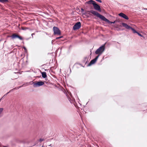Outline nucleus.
<instances>
[{
	"label": "nucleus",
	"instance_id": "1",
	"mask_svg": "<svg viewBox=\"0 0 147 147\" xmlns=\"http://www.w3.org/2000/svg\"><path fill=\"white\" fill-rule=\"evenodd\" d=\"M88 12L91 13L93 15L96 16L97 17L99 18L102 20L106 22L109 23L111 24H114L115 22V21H114V22H110L109 20L106 18L104 16L100 14L96 11L92 10H91Z\"/></svg>",
	"mask_w": 147,
	"mask_h": 147
},
{
	"label": "nucleus",
	"instance_id": "2",
	"mask_svg": "<svg viewBox=\"0 0 147 147\" xmlns=\"http://www.w3.org/2000/svg\"><path fill=\"white\" fill-rule=\"evenodd\" d=\"M87 3L89 4H92L95 10L100 12L101 11L100 6L98 4H97L95 1L92 0H90L87 2Z\"/></svg>",
	"mask_w": 147,
	"mask_h": 147
},
{
	"label": "nucleus",
	"instance_id": "3",
	"mask_svg": "<svg viewBox=\"0 0 147 147\" xmlns=\"http://www.w3.org/2000/svg\"><path fill=\"white\" fill-rule=\"evenodd\" d=\"M122 24L123 27H125L127 29H131L133 33H137L139 36H140L141 37H143V36L141 34H140L138 32H137L136 30L134 29L131 27L129 26L127 24L125 23H122Z\"/></svg>",
	"mask_w": 147,
	"mask_h": 147
},
{
	"label": "nucleus",
	"instance_id": "4",
	"mask_svg": "<svg viewBox=\"0 0 147 147\" xmlns=\"http://www.w3.org/2000/svg\"><path fill=\"white\" fill-rule=\"evenodd\" d=\"M105 50V45H103L95 51L96 54L98 55V56L99 57L102 54L104 51Z\"/></svg>",
	"mask_w": 147,
	"mask_h": 147
},
{
	"label": "nucleus",
	"instance_id": "5",
	"mask_svg": "<svg viewBox=\"0 0 147 147\" xmlns=\"http://www.w3.org/2000/svg\"><path fill=\"white\" fill-rule=\"evenodd\" d=\"M81 26V23L80 22H78L75 24L73 27V29L74 30L78 29Z\"/></svg>",
	"mask_w": 147,
	"mask_h": 147
},
{
	"label": "nucleus",
	"instance_id": "6",
	"mask_svg": "<svg viewBox=\"0 0 147 147\" xmlns=\"http://www.w3.org/2000/svg\"><path fill=\"white\" fill-rule=\"evenodd\" d=\"M54 33L55 34L60 35L61 32L59 29L56 27H54L53 28Z\"/></svg>",
	"mask_w": 147,
	"mask_h": 147
},
{
	"label": "nucleus",
	"instance_id": "7",
	"mask_svg": "<svg viewBox=\"0 0 147 147\" xmlns=\"http://www.w3.org/2000/svg\"><path fill=\"white\" fill-rule=\"evenodd\" d=\"M44 84V83L42 81H39L34 84V87H36L43 85Z\"/></svg>",
	"mask_w": 147,
	"mask_h": 147
},
{
	"label": "nucleus",
	"instance_id": "8",
	"mask_svg": "<svg viewBox=\"0 0 147 147\" xmlns=\"http://www.w3.org/2000/svg\"><path fill=\"white\" fill-rule=\"evenodd\" d=\"M11 37L12 39H15L16 38H18L20 40H23V38L22 37L20 36H19V35H17L15 34H13Z\"/></svg>",
	"mask_w": 147,
	"mask_h": 147
},
{
	"label": "nucleus",
	"instance_id": "9",
	"mask_svg": "<svg viewBox=\"0 0 147 147\" xmlns=\"http://www.w3.org/2000/svg\"><path fill=\"white\" fill-rule=\"evenodd\" d=\"M98 57H99V56H97L95 57V58H94V59L93 60H92L90 61V63H89V64L88 65L89 66H90L91 65L94 64L96 62V61L98 59Z\"/></svg>",
	"mask_w": 147,
	"mask_h": 147
},
{
	"label": "nucleus",
	"instance_id": "10",
	"mask_svg": "<svg viewBox=\"0 0 147 147\" xmlns=\"http://www.w3.org/2000/svg\"><path fill=\"white\" fill-rule=\"evenodd\" d=\"M119 16L125 19L126 20H128L129 19L128 17L125 14L123 13H121L119 14Z\"/></svg>",
	"mask_w": 147,
	"mask_h": 147
},
{
	"label": "nucleus",
	"instance_id": "11",
	"mask_svg": "<svg viewBox=\"0 0 147 147\" xmlns=\"http://www.w3.org/2000/svg\"><path fill=\"white\" fill-rule=\"evenodd\" d=\"M42 76L44 78H45L47 77L46 73L45 72H43L42 73Z\"/></svg>",
	"mask_w": 147,
	"mask_h": 147
},
{
	"label": "nucleus",
	"instance_id": "12",
	"mask_svg": "<svg viewBox=\"0 0 147 147\" xmlns=\"http://www.w3.org/2000/svg\"><path fill=\"white\" fill-rule=\"evenodd\" d=\"M8 1V0H0V2L3 3L7 2Z\"/></svg>",
	"mask_w": 147,
	"mask_h": 147
},
{
	"label": "nucleus",
	"instance_id": "13",
	"mask_svg": "<svg viewBox=\"0 0 147 147\" xmlns=\"http://www.w3.org/2000/svg\"><path fill=\"white\" fill-rule=\"evenodd\" d=\"M62 37H63L62 36H60V37H57L56 38V39H59L61 38H62Z\"/></svg>",
	"mask_w": 147,
	"mask_h": 147
},
{
	"label": "nucleus",
	"instance_id": "14",
	"mask_svg": "<svg viewBox=\"0 0 147 147\" xmlns=\"http://www.w3.org/2000/svg\"><path fill=\"white\" fill-rule=\"evenodd\" d=\"M95 0L99 3H101L102 2V1L101 0Z\"/></svg>",
	"mask_w": 147,
	"mask_h": 147
},
{
	"label": "nucleus",
	"instance_id": "15",
	"mask_svg": "<svg viewBox=\"0 0 147 147\" xmlns=\"http://www.w3.org/2000/svg\"><path fill=\"white\" fill-rule=\"evenodd\" d=\"M28 29L27 28H22V29L23 30H26V29Z\"/></svg>",
	"mask_w": 147,
	"mask_h": 147
},
{
	"label": "nucleus",
	"instance_id": "16",
	"mask_svg": "<svg viewBox=\"0 0 147 147\" xmlns=\"http://www.w3.org/2000/svg\"><path fill=\"white\" fill-rule=\"evenodd\" d=\"M43 140H44L43 139H41V138L39 140V141L40 142L42 141Z\"/></svg>",
	"mask_w": 147,
	"mask_h": 147
},
{
	"label": "nucleus",
	"instance_id": "17",
	"mask_svg": "<svg viewBox=\"0 0 147 147\" xmlns=\"http://www.w3.org/2000/svg\"><path fill=\"white\" fill-rule=\"evenodd\" d=\"M81 12H83L84 11V9H83V8H82L81 9Z\"/></svg>",
	"mask_w": 147,
	"mask_h": 147
},
{
	"label": "nucleus",
	"instance_id": "18",
	"mask_svg": "<svg viewBox=\"0 0 147 147\" xmlns=\"http://www.w3.org/2000/svg\"><path fill=\"white\" fill-rule=\"evenodd\" d=\"M10 91H9V92H8L6 94H5L4 95V96L7 95V94H8L9 92H10Z\"/></svg>",
	"mask_w": 147,
	"mask_h": 147
},
{
	"label": "nucleus",
	"instance_id": "19",
	"mask_svg": "<svg viewBox=\"0 0 147 147\" xmlns=\"http://www.w3.org/2000/svg\"><path fill=\"white\" fill-rule=\"evenodd\" d=\"M24 48L25 51L26 50V49L25 47H24Z\"/></svg>",
	"mask_w": 147,
	"mask_h": 147
},
{
	"label": "nucleus",
	"instance_id": "20",
	"mask_svg": "<svg viewBox=\"0 0 147 147\" xmlns=\"http://www.w3.org/2000/svg\"><path fill=\"white\" fill-rule=\"evenodd\" d=\"M34 33H32V36L33 35H34Z\"/></svg>",
	"mask_w": 147,
	"mask_h": 147
},
{
	"label": "nucleus",
	"instance_id": "21",
	"mask_svg": "<svg viewBox=\"0 0 147 147\" xmlns=\"http://www.w3.org/2000/svg\"><path fill=\"white\" fill-rule=\"evenodd\" d=\"M4 147H6V146H4Z\"/></svg>",
	"mask_w": 147,
	"mask_h": 147
}]
</instances>
